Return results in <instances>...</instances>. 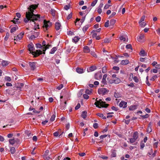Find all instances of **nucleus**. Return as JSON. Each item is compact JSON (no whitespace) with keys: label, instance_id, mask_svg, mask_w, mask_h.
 <instances>
[{"label":"nucleus","instance_id":"nucleus-37","mask_svg":"<svg viewBox=\"0 0 160 160\" xmlns=\"http://www.w3.org/2000/svg\"><path fill=\"white\" fill-rule=\"evenodd\" d=\"M139 24L140 26L142 27H144L146 25V23L144 22H142Z\"/></svg>","mask_w":160,"mask_h":160},{"label":"nucleus","instance_id":"nucleus-45","mask_svg":"<svg viewBox=\"0 0 160 160\" xmlns=\"http://www.w3.org/2000/svg\"><path fill=\"white\" fill-rule=\"evenodd\" d=\"M157 78L158 76L157 75H154L151 78L150 80L151 81H154L155 79Z\"/></svg>","mask_w":160,"mask_h":160},{"label":"nucleus","instance_id":"nucleus-56","mask_svg":"<svg viewBox=\"0 0 160 160\" xmlns=\"http://www.w3.org/2000/svg\"><path fill=\"white\" fill-rule=\"evenodd\" d=\"M152 131V129H151V127H148L147 129V132L149 133L151 132Z\"/></svg>","mask_w":160,"mask_h":160},{"label":"nucleus","instance_id":"nucleus-16","mask_svg":"<svg viewBox=\"0 0 160 160\" xmlns=\"http://www.w3.org/2000/svg\"><path fill=\"white\" fill-rule=\"evenodd\" d=\"M18 29V28L17 25H16L15 27H12L11 29L10 32L11 33H12L15 32Z\"/></svg>","mask_w":160,"mask_h":160},{"label":"nucleus","instance_id":"nucleus-44","mask_svg":"<svg viewBox=\"0 0 160 160\" xmlns=\"http://www.w3.org/2000/svg\"><path fill=\"white\" fill-rule=\"evenodd\" d=\"M91 89H90V90L86 89L85 91V93L87 94H90L91 93Z\"/></svg>","mask_w":160,"mask_h":160},{"label":"nucleus","instance_id":"nucleus-19","mask_svg":"<svg viewBox=\"0 0 160 160\" xmlns=\"http://www.w3.org/2000/svg\"><path fill=\"white\" fill-rule=\"evenodd\" d=\"M84 51L85 52L88 53L90 52L89 47L87 46H85L83 48Z\"/></svg>","mask_w":160,"mask_h":160},{"label":"nucleus","instance_id":"nucleus-54","mask_svg":"<svg viewBox=\"0 0 160 160\" xmlns=\"http://www.w3.org/2000/svg\"><path fill=\"white\" fill-rule=\"evenodd\" d=\"M83 97L84 99H88L89 98V96L88 95L85 94L83 95Z\"/></svg>","mask_w":160,"mask_h":160},{"label":"nucleus","instance_id":"nucleus-40","mask_svg":"<svg viewBox=\"0 0 160 160\" xmlns=\"http://www.w3.org/2000/svg\"><path fill=\"white\" fill-rule=\"evenodd\" d=\"M114 62L115 63H117L119 62V60H118V58L116 57L115 58H112Z\"/></svg>","mask_w":160,"mask_h":160},{"label":"nucleus","instance_id":"nucleus-32","mask_svg":"<svg viewBox=\"0 0 160 160\" xmlns=\"http://www.w3.org/2000/svg\"><path fill=\"white\" fill-rule=\"evenodd\" d=\"M15 148L14 147H11L10 149V152L12 154H14L15 152Z\"/></svg>","mask_w":160,"mask_h":160},{"label":"nucleus","instance_id":"nucleus-49","mask_svg":"<svg viewBox=\"0 0 160 160\" xmlns=\"http://www.w3.org/2000/svg\"><path fill=\"white\" fill-rule=\"evenodd\" d=\"M109 20L107 21L104 24V26L105 27H108L109 26Z\"/></svg>","mask_w":160,"mask_h":160},{"label":"nucleus","instance_id":"nucleus-58","mask_svg":"<svg viewBox=\"0 0 160 160\" xmlns=\"http://www.w3.org/2000/svg\"><path fill=\"white\" fill-rule=\"evenodd\" d=\"M98 124L97 123H94L93 124V127L95 128H98Z\"/></svg>","mask_w":160,"mask_h":160},{"label":"nucleus","instance_id":"nucleus-63","mask_svg":"<svg viewBox=\"0 0 160 160\" xmlns=\"http://www.w3.org/2000/svg\"><path fill=\"white\" fill-rule=\"evenodd\" d=\"M78 154L80 156L82 157L85 155V153L84 152L79 153H78Z\"/></svg>","mask_w":160,"mask_h":160},{"label":"nucleus","instance_id":"nucleus-35","mask_svg":"<svg viewBox=\"0 0 160 160\" xmlns=\"http://www.w3.org/2000/svg\"><path fill=\"white\" fill-rule=\"evenodd\" d=\"M61 102V105L62 106V107L65 108L66 107V102L64 101L63 102H62V101H60Z\"/></svg>","mask_w":160,"mask_h":160},{"label":"nucleus","instance_id":"nucleus-52","mask_svg":"<svg viewBox=\"0 0 160 160\" xmlns=\"http://www.w3.org/2000/svg\"><path fill=\"white\" fill-rule=\"evenodd\" d=\"M72 14L71 13L69 15H68V16L67 17V19L69 20L71 18H72Z\"/></svg>","mask_w":160,"mask_h":160},{"label":"nucleus","instance_id":"nucleus-38","mask_svg":"<svg viewBox=\"0 0 160 160\" xmlns=\"http://www.w3.org/2000/svg\"><path fill=\"white\" fill-rule=\"evenodd\" d=\"M145 146V144L143 141H142L140 143V148L142 149Z\"/></svg>","mask_w":160,"mask_h":160},{"label":"nucleus","instance_id":"nucleus-34","mask_svg":"<svg viewBox=\"0 0 160 160\" xmlns=\"http://www.w3.org/2000/svg\"><path fill=\"white\" fill-rule=\"evenodd\" d=\"M36 47L37 48H42V49L43 47L39 43H37L36 44Z\"/></svg>","mask_w":160,"mask_h":160},{"label":"nucleus","instance_id":"nucleus-1","mask_svg":"<svg viewBox=\"0 0 160 160\" xmlns=\"http://www.w3.org/2000/svg\"><path fill=\"white\" fill-rule=\"evenodd\" d=\"M38 7L36 4L31 5L28 8V11L26 12V18L24 19V21L26 23H28L29 21L30 22H32L36 24V21L38 20L40 21V15L39 14H34V10L35 9Z\"/></svg>","mask_w":160,"mask_h":160},{"label":"nucleus","instance_id":"nucleus-9","mask_svg":"<svg viewBox=\"0 0 160 160\" xmlns=\"http://www.w3.org/2000/svg\"><path fill=\"white\" fill-rule=\"evenodd\" d=\"M102 75L101 72H98L95 75V78L96 79L100 80L102 78Z\"/></svg>","mask_w":160,"mask_h":160},{"label":"nucleus","instance_id":"nucleus-25","mask_svg":"<svg viewBox=\"0 0 160 160\" xmlns=\"http://www.w3.org/2000/svg\"><path fill=\"white\" fill-rule=\"evenodd\" d=\"M116 22V20H115V19H111L110 21V26H113L114 25L115 23Z\"/></svg>","mask_w":160,"mask_h":160},{"label":"nucleus","instance_id":"nucleus-46","mask_svg":"<svg viewBox=\"0 0 160 160\" xmlns=\"http://www.w3.org/2000/svg\"><path fill=\"white\" fill-rule=\"evenodd\" d=\"M55 115H53L51 117L50 119L51 121L52 122V121H54L55 120Z\"/></svg>","mask_w":160,"mask_h":160},{"label":"nucleus","instance_id":"nucleus-48","mask_svg":"<svg viewBox=\"0 0 160 160\" xmlns=\"http://www.w3.org/2000/svg\"><path fill=\"white\" fill-rule=\"evenodd\" d=\"M90 54L91 55H92L95 58H96L97 57V56L96 54H95V52H94L91 51L90 52Z\"/></svg>","mask_w":160,"mask_h":160},{"label":"nucleus","instance_id":"nucleus-61","mask_svg":"<svg viewBox=\"0 0 160 160\" xmlns=\"http://www.w3.org/2000/svg\"><path fill=\"white\" fill-rule=\"evenodd\" d=\"M16 16L18 18H20L21 17V15L19 12H17L16 13Z\"/></svg>","mask_w":160,"mask_h":160},{"label":"nucleus","instance_id":"nucleus-23","mask_svg":"<svg viewBox=\"0 0 160 160\" xmlns=\"http://www.w3.org/2000/svg\"><path fill=\"white\" fill-rule=\"evenodd\" d=\"M77 72L79 73H82L83 72V69L82 68H77L76 69Z\"/></svg>","mask_w":160,"mask_h":160},{"label":"nucleus","instance_id":"nucleus-53","mask_svg":"<svg viewBox=\"0 0 160 160\" xmlns=\"http://www.w3.org/2000/svg\"><path fill=\"white\" fill-rule=\"evenodd\" d=\"M70 5H66L64 6V8L66 10H68L70 8Z\"/></svg>","mask_w":160,"mask_h":160},{"label":"nucleus","instance_id":"nucleus-10","mask_svg":"<svg viewBox=\"0 0 160 160\" xmlns=\"http://www.w3.org/2000/svg\"><path fill=\"white\" fill-rule=\"evenodd\" d=\"M127 102L124 101H121L119 103V106L120 107L123 108H125L127 107Z\"/></svg>","mask_w":160,"mask_h":160},{"label":"nucleus","instance_id":"nucleus-59","mask_svg":"<svg viewBox=\"0 0 160 160\" xmlns=\"http://www.w3.org/2000/svg\"><path fill=\"white\" fill-rule=\"evenodd\" d=\"M102 72L103 73H105L106 72V68L105 67H103L102 68Z\"/></svg>","mask_w":160,"mask_h":160},{"label":"nucleus","instance_id":"nucleus-12","mask_svg":"<svg viewBox=\"0 0 160 160\" xmlns=\"http://www.w3.org/2000/svg\"><path fill=\"white\" fill-rule=\"evenodd\" d=\"M107 74H105L103 76L101 82L104 85H106L107 84V81L106 80V78H107Z\"/></svg>","mask_w":160,"mask_h":160},{"label":"nucleus","instance_id":"nucleus-20","mask_svg":"<svg viewBox=\"0 0 160 160\" xmlns=\"http://www.w3.org/2000/svg\"><path fill=\"white\" fill-rule=\"evenodd\" d=\"M19 20L18 18H14L11 21L13 23H16L18 24L19 23H20V22H18V21Z\"/></svg>","mask_w":160,"mask_h":160},{"label":"nucleus","instance_id":"nucleus-21","mask_svg":"<svg viewBox=\"0 0 160 160\" xmlns=\"http://www.w3.org/2000/svg\"><path fill=\"white\" fill-rule=\"evenodd\" d=\"M137 108V106L136 105H132L129 107V109L130 110H133L136 109Z\"/></svg>","mask_w":160,"mask_h":160},{"label":"nucleus","instance_id":"nucleus-28","mask_svg":"<svg viewBox=\"0 0 160 160\" xmlns=\"http://www.w3.org/2000/svg\"><path fill=\"white\" fill-rule=\"evenodd\" d=\"M97 69L96 67L95 66H91L89 68V70L91 71H93L96 70Z\"/></svg>","mask_w":160,"mask_h":160},{"label":"nucleus","instance_id":"nucleus-62","mask_svg":"<svg viewBox=\"0 0 160 160\" xmlns=\"http://www.w3.org/2000/svg\"><path fill=\"white\" fill-rule=\"evenodd\" d=\"M123 55L126 58H127L129 56V55L127 53H124Z\"/></svg>","mask_w":160,"mask_h":160},{"label":"nucleus","instance_id":"nucleus-64","mask_svg":"<svg viewBox=\"0 0 160 160\" xmlns=\"http://www.w3.org/2000/svg\"><path fill=\"white\" fill-rule=\"evenodd\" d=\"M157 69H160V64H157L155 67Z\"/></svg>","mask_w":160,"mask_h":160},{"label":"nucleus","instance_id":"nucleus-29","mask_svg":"<svg viewBox=\"0 0 160 160\" xmlns=\"http://www.w3.org/2000/svg\"><path fill=\"white\" fill-rule=\"evenodd\" d=\"M90 27V25H87L83 27V28L82 30L84 32H86L87 31L88 28Z\"/></svg>","mask_w":160,"mask_h":160},{"label":"nucleus","instance_id":"nucleus-24","mask_svg":"<svg viewBox=\"0 0 160 160\" xmlns=\"http://www.w3.org/2000/svg\"><path fill=\"white\" fill-rule=\"evenodd\" d=\"M87 112L86 111H83L82 114V117L84 119L86 118L87 117Z\"/></svg>","mask_w":160,"mask_h":160},{"label":"nucleus","instance_id":"nucleus-13","mask_svg":"<svg viewBox=\"0 0 160 160\" xmlns=\"http://www.w3.org/2000/svg\"><path fill=\"white\" fill-rule=\"evenodd\" d=\"M119 39L120 40H128L129 39H130V38L126 35H124L120 37Z\"/></svg>","mask_w":160,"mask_h":160},{"label":"nucleus","instance_id":"nucleus-51","mask_svg":"<svg viewBox=\"0 0 160 160\" xmlns=\"http://www.w3.org/2000/svg\"><path fill=\"white\" fill-rule=\"evenodd\" d=\"M80 39H82V38H79L78 36H76L74 37V38L72 39V40H79Z\"/></svg>","mask_w":160,"mask_h":160},{"label":"nucleus","instance_id":"nucleus-31","mask_svg":"<svg viewBox=\"0 0 160 160\" xmlns=\"http://www.w3.org/2000/svg\"><path fill=\"white\" fill-rule=\"evenodd\" d=\"M50 12L52 15L53 17H54L55 16L56 11L54 9H51Z\"/></svg>","mask_w":160,"mask_h":160},{"label":"nucleus","instance_id":"nucleus-14","mask_svg":"<svg viewBox=\"0 0 160 160\" xmlns=\"http://www.w3.org/2000/svg\"><path fill=\"white\" fill-rule=\"evenodd\" d=\"M129 62L128 60L126 59L125 60H122L121 61V63L122 65H125L128 64Z\"/></svg>","mask_w":160,"mask_h":160},{"label":"nucleus","instance_id":"nucleus-41","mask_svg":"<svg viewBox=\"0 0 160 160\" xmlns=\"http://www.w3.org/2000/svg\"><path fill=\"white\" fill-rule=\"evenodd\" d=\"M144 35H140L139 36H138L137 38V39L142 40L144 39Z\"/></svg>","mask_w":160,"mask_h":160},{"label":"nucleus","instance_id":"nucleus-39","mask_svg":"<svg viewBox=\"0 0 160 160\" xmlns=\"http://www.w3.org/2000/svg\"><path fill=\"white\" fill-rule=\"evenodd\" d=\"M98 1L97 0H94L91 3V6L92 7L94 6L95 4H96Z\"/></svg>","mask_w":160,"mask_h":160},{"label":"nucleus","instance_id":"nucleus-18","mask_svg":"<svg viewBox=\"0 0 160 160\" xmlns=\"http://www.w3.org/2000/svg\"><path fill=\"white\" fill-rule=\"evenodd\" d=\"M130 75L131 77L133 78V79L135 82H138V79L137 77L134 76L133 77V74L132 73H131Z\"/></svg>","mask_w":160,"mask_h":160},{"label":"nucleus","instance_id":"nucleus-22","mask_svg":"<svg viewBox=\"0 0 160 160\" xmlns=\"http://www.w3.org/2000/svg\"><path fill=\"white\" fill-rule=\"evenodd\" d=\"M17 140V139H16V140L15 139H10L9 140V142L11 144L13 145L15 143Z\"/></svg>","mask_w":160,"mask_h":160},{"label":"nucleus","instance_id":"nucleus-43","mask_svg":"<svg viewBox=\"0 0 160 160\" xmlns=\"http://www.w3.org/2000/svg\"><path fill=\"white\" fill-rule=\"evenodd\" d=\"M5 79L6 81L8 82H10L11 80V78L8 76L6 77Z\"/></svg>","mask_w":160,"mask_h":160},{"label":"nucleus","instance_id":"nucleus-60","mask_svg":"<svg viewBox=\"0 0 160 160\" xmlns=\"http://www.w3.org/2000/svg\"><path fill=\"white\" fill-rule=\"evenodd\" d=\"M80 107V104L79 103H78L77 106L75 107V109L77 110Z\"/></svg>","mask_w":160,"mask_h":160},{"label":"nucleus","instance_id":"nucleus-50","mask_svg":"<svg viewBox=\"0 0 160 160\" xmlns=\"http://www.w3.org/2000/svg\"><path fill=\"white\" fill-rule=\"evenodd\" d=\"M151 72L154 73H157L158 72V71L157 69H156V68H154L151 70Z\"/></svg>","mask_w":160,"mask_h":160},{"label":"nucleus","instance_id":"nucleus-4","mask_svg":"<svg viewBox=\"0 0 160 160\" xmlns=\"http://www.w3.org/2000/svg\"><path fill=\"white\" fill-rule=\"evenodd\" d=\"M109 91L106 88H101L98 89V92L99 94H102L103 95L107 93Z\"/></svg>","mask_w":160,"mask_h":160},{"label":"nucleus","instance_id":"nucleus-15","mask_svg":"<svg viewBox=\"0 0 160 160\" xmlns=\"http://www.w3.org/2000/svg\"><path fill=\"white\" fill-rule=\"evenodd\" d=\"M61 24L59 22H56L55 25V28L57 30H59L61 27Z\"/></svg>","mask_w":160,"mask_h":160},{"label":"nucleus","instance_id":"nucleus-27","mask_svg":"<svg viewBox=\"0 0 160 160\" xmlns=\"http://www.w3.org/2000/svg\"><path fill=\"white\" fill-rule=\"evenodd\" d=\"M57 48L56 47H53L51 50L50 52V54H53L57 50Z\"/></svg>","mask_w":160,"mask_h":160},{"label":"nucleus","instance_id":"nucleus-2","mask_svg":"<svg viewBox=\"0 0 160 160\" xmlns=\"http://www.w3.org/2000/svg\"><path fill=\"white\" fill-rule=\"evenodd\" d=\"M28 50L30 52V53L36 57L42 54V51L40 50H36L35 52H33L34 49L33 45L32 44H30L28 46Z\"/></svg>","mask_w":160,"mask_h":160},{"label":"nucleus","instance_id":"nucleus-7","mask_svg":"<svg viewBox=\"0 0 160 160\" xmlns=\"http://www.w3.org/2000/svg\"><path fill=\"white\" fill-rule=\"evenodd\" d=\"M138 136L137 132H135L133 135V138L130 139V142L131 143H133L135 142L138 139Z\"/></svg>","mask_w":160,"mask_h":160},{"label":"nucleus","instance_id":"nucleus-26","mask_svg":"<svg viewBox=\"0 0 160 160\" xmlns=\"http://www.w3.org/2000/svg\"><path fill=\"white\" fill-rule=\"evenodd\" d=\"M126 48L127 49H130L131 50V52H132V48L131 44L127 45L126 46Z\"/></svg>","mask_w":160,"mask_h":160},{"label":"nucleus","instance_id":"nucleus-3","mask_svg":"<svg viewBox=\"0 0 160 160\" xmlns=\"http://www.w3.org/2000/svg\"><path fill=\"white\" fill-rule=\"evenodd\" d=\"M97 98L96 99V102L94 104L96 105V106L99 108H101L99 106L102 107L107 108L108 106V104L105 103V102L102 101L101 99H100L99 101L97 100Z\"/></svg>","mask_w":160,"mask_h":160},{"label":"nucleus","instance_id":"nucleus-11","mask_svg":"<svg viewBox=\"0 0 160 160\" xmlns=\"http://www.w3.org/2000/svg\"><path fill=\"white\" fill-rule=\"evenodd\" d=\"M24 34V33L23 32H21L19 34L17 35L16 38H14L13 40H16V39H21L22 38Z\"/></svg>","mask_w":160,"mask_h":160},{"label":"nucleus","instance_id":"nucleus-6","mask_svg":"<svg viewBox=\"0 0 160 160\" xmlns=\"http://www.w3.org/2000/svg\"><path fill=\"white\" fill-rule=\"evenodd\" d=\"M42 44L44 47L42 48V51H43V53L44 54H45V52L46 50L49 49L50 48L52 47V46L50 44L46 45L45 42V41H43L42 43Z\"/></svg>","mask_w":160,"mask_h":160},{"label":"nucleus","instance_id":"nucleus-33","mask_svg":"<svg viewBox=\"0 0 160 160\" xmlns=\"http://www.w3.org/2000/svg\"><path fill=\"white\" fill-rule=\"evenodd\" d=\"M145 18V15H143L141 17L140 20L139 21V23H140L141 22H142L144 20Z\"/></svg>","mask_w":160,"mask_h":160},{"label":"nucleus","instance_id":"nucleus-47","mask_svg":"<svg viewBox=\"0 0 160 160\" xmlns=\"http://www.w3.org/2000/svg\"><path fill=\"white\" fill-rule=\"evenodd\" d=\"M63 85L62 84H60L59 86L57 88V89L59 90L61 89L63 87Z\"/></svg>","mask_w":160,"mask_h":160},{"label":"nucleus","instance_id":"nucleus-36","mask_svg":"<svg viewBox=\"0 0 160 160\" xmlns=\"http://www.w3.org/2000/svg\"><path fill=\"white\" fill-rule=\"evenodd\" d=\"M67 34L68 35L70 36H72L74 35V33L71 31H68L67 32Z\"/></svg>","mask_w":160,"mask_h":160},{"label":"nucleus","instance_id":"nucleus-57","mask_svg":"<svg viewBox=\"0 0 160 160\" xmlns=\"http://www.w3.org/2000/svg\"><path fill=\"white\" fill-rule=\"evenodd\" d=\"M97 12L99 14H101L102 12V10L101 8H98L97 9Z\"/></svg>","mask_w":160,"mask_h":160},{"label":"nucleus","instance_id":"nucleus-8","mask_svg":"<svg viewBox=\"0 0 160 160\" xmlns=\"http://www.w3.org/2000/svg\"><path fill=\"white\" fill-rule=\"evenodd\" d=\"M31 69L32 71L34 70L36 68V63L34 62H29Z\"/></svg>","mask_w":160,"mask_h":160},{"label":"nucleus","instance_id":"nucleus-42","mask_svg":"<svg viewBox=\"0 0 160 160\" xmlns=\"http://www.w3.org/2000/svg\"><path fill=\"white\" fill-rule=\"evenodd\" d=\"M101 18L99 16H98L96 18V20L97 22H99L100 21Z\"/></svg>","mask_w":160,"mask_h":160},{"label":"nucleus","instance_id":"nucleus-17","mask_svg":"<svg viewBox=\"0 0 160 160\" xmlns=\"http://www.w3.org/2000/svg\"><path fill=\"white\" fill-rule=\"evenodd\" d=\"M139 55L142 57H144L147 55V54L145 52L144 50H142L140 53Z\"/></svg>","mask_w":160,"mask_h":160},{"label":"nucleus","instance_id":"nucleus-55","mask_svg":"<svg viewBox=\"0 0 160 160\" xmlns=\"http://www.w3.org/2000/svg\"><path fill=\"white\" fill-rule=\"evenodd\" d=\"M114 34H112V35L111 36H110L109 38H106L104 40H110L112 39V37L114 36Z\"/></svg>","mask_w":160,"mask_h":160},{"label":"nucleus","instance_id":"nucleus-30","mask_svg":"<svg viewBox=\"0 0 160 160\" xmlns=\"http://www.w3.org/2000/svg\"><path fill=\"white\" fill-rule=\"evenodd\" d=\"M2 65L3 66H7L9 64L8 62V61H3L2 63Z\"/></svg>","mask_w":160,"mask_h":160},{"label":"nucleus","instance_id":"nucleus-5","mask_svg":"<svg viewBox=\"0 0 160 160\" xmlns=\"http://www.w3.org/2000/svg\"><path fill=\"white\" fill-rule=\"evenodd\" d=\"M43 28H45L46 30H48L49 27H50L52 25V23L50 22L49 21H47L46 20H44L43 21Z\"/></svg>","mask_w":160,"mask_h":160}]
</instances>
